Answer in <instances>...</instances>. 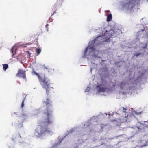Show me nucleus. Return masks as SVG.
I'll return each mask as SVG.
<instances>
[{
    "mask_svg": "<svg viewBox=\"0 0 148 148\" xmlns=\"http://www.w3.org/2000/svg\"><path fill=\"white\" fill-rule=\"evenodd\" d=\"M41 51V50L39 48H38L36 49V52L37 53V55H38L40 54Z\"/></svg>",
    "mask_w": 148,
    "mask_h": 148,
    "instance_id": "obj_11",
    "label": "nucleus"
},
{
    "mask_svg": "<svg viewBox=\"0 0 148 148\" xmlns=\"http://www.w3.org/2000/svg\"><path fill=\"white\" fill-rule=\"evenodd\" d=\"M137 128L138 129L139 131H141L142 130H144V128L143 127V125L142 123H140L138 124L136 126Z\"/></svg>",
    "mask_w": 148,
    "mask_h": 148,
    "instance_id": "obj_7",
    "label": "nucleus"
},
{
    "mask_svg": "<svg viewBox=\"0 0 148 148\" xmlns=\"http://www.w3.org/2000/svg\"><path fill=\"white\" fill-rule=\"evenodd\" d=\"M114 86H115L114 85H113L112 87H114Z\"/></svg>",
    "mask_w": 148,
    "mask_h": 148,
    "instance_id": "obj_24",
    "label": "nucleus"
},
{
    "mask_svg": "<svg viewBox=\"0 0 148 148\" xmlns=\"http://www.w3.org/2000/svg\"><path fill=\"white\" fill-rule=\"evenodd\" d=\"M56 13V10H55V11L54 12L53 14H52L51 15L52 16V15H53Z\"/></svg>",
    "mask_w": 148,
    "mask_h": 148,
    "instance_id": "obj_20",
    "label": "nucleus"
},
{
    "mask_svg": "<svg viewBox=\"0 0 148 148\" xmlns=\"http://www.w3.org/2000/svg\"><path fill=\"white\" fill-rule=\"evenodd\" d=\"M98 38V37H96L94 39V41H95L96 39Z\"/></svg>",
    "mask_w": 148,
    "mask_h": 148,
    "instance_id": "obj_21",
    "label": "nucleus"
},
{
    "mask_svg": "<svg viewBox=\"0 0 148 148\" xmlns=\"http://www.w3.org/2000/svg\"><path fill=\"white\" fill-rule=\"evenodd\" d=\"M141 54V53H138L136 54H135L134 55V56H136V57H137L138 56L140 55Z\"/></svg>",
    "mask_w": 148,
    "mask_h": 148,
    "instance_id": "obj_16",
    "label": "nucleus"
},
{
    "mask_svg": "<svg viewBox=\"0 0 148 148\" xmlns=\"http://www.w3.org/2000/svg\"><path fill=\"white\" fill-rule=\"evenodd\" d=\"M48 24H47L46 25V30H47V31L48 32Z\"/></svg>",
    "mask_w": 148,
    "mask_h": 148,
    "instance_id": "obj_17",
    "label": "nucleus"
},
{
    "mask_svg": "<svg viewBox=\"0 0 148 148\" xmlns=\"http://www.w3.org/2000/svg\"><path fill=\"white\" fill-rule=\"evenodd\" d=\"M107 20L108 21H110L112 19V15L111 14H108L107 16Z\"/></svg>",
    "mask_w": 148,
    "mask_h": 148,
    "instance_id": "obj_9",
    "label": "nucleus"
},
{
    "mask_svg": "<svg viewBox=\"0 0 148 148\" xmlns=\"http://www.w3.org/2000/svg\"><path fill=\"white\" fill-rule=\"evenodd\" d=\"M106 89V88L103 87H100L99 88L98 91L99 92H104Z\"/></svg>",
    "mask_w": 148,
    "mask_h": 148,
    "instance_id": "obj_10",
    "label": "nucleus"
},
{
    "mask_svg": "<svg viewBox=\"0 0 148 148\" xmlns=\"http://www.w3.org/2000/svg\"><path fill=\"white\" fill-rule=\"evenodd\" d=\"M33 73L37 76L40 84L42 85V88L45 89L46 92L47 94L50 89V83L49 80L45 77L44 74H38L34 70Z\"/></svg>",
    "mask_w": 148,
    "mask_h": 148,
    "instance_id": "obj_2",
    "label": "nucleus"
},
{
    "mask_svg": "<svg viewBox=\"0 0 148 148\" xmlns=\"http://www.w3.org/2000/svg\"><path fill=\"white\" fill-rule=\"evenodd\" d=\"M107 12H110V11L109 10H108Z\"/></svg>",
    "mask_w": 148,
    "mask_h": 148,
    "instance_id": "obj_23",
    "label": "nucleus"
},
{
    "mask_svg": "<svg viewBox=\"0 0 148 148\" xmlns=\"http://www.w3.org/2000/svg\"><path fill=\"white\" fill-rule=\"evenodd\" d=\"M141 112H135V114H140L141 113Z\"/></svg>",
    "mask_w": 148,
    "mask_h": 148,
    "instance_id": "obj_19",
    "label": "nucleus"
},
{
    "mask_svg": "<svg viewBox=\"0 0 148 148\" xmlns=\"http://www.w3.org/2000/svg\"><path fill=\"white\" fill-rule=\"evenodd\" d=\"M8 67V64H3V68L4 70L6 71Z\"/></svg>",
    "mask_w": 148,
    "mask_h": 148,
    "instance_id": "obj_13",
    "label": "nucleus"
},
{
    "mask_svg": "<svg viewBox=\"0 0 148 148\" xmlns=\"http://www.w3.org/2000/svg\"><path fill=\"white\" fill-rule=\"evenodd\" d=\"M145 123H142L143 125V127L144 129L146 128H148V124L146 123H147V122H145Z\"/></svg>",
    "mask_w": 148,
    "mask_h": 148,
    "instance_id": "obj_12",
    "label": "nucleus"
},
{
    "mask_svg": "<svg viewBox=\"0 0 148 148\" xmlns=\"http://www.w3.org/2000/svg\"><path fill=\"white\" fill-rule=\"evenodd\" d=\"M16 75L20 77H22L25 80H26L25 71L21 69L18 70Z\"/></svg>",
    "mask_w": 148,
    "mask_h": 148,
    "instance_id": "obj_5",
    "label": "nucleus"
},
{
    "mask_svg": "<svg viewBox=\"0 0 148 148\" xmlns=\"http://www.w3.org/2000/svg\"><path fill=\"white\" fill-rule=\"evenodd\" d=\"M123 108V112L125 113L126 116H125V117H127L128 116V114H127V113L126 112V109L124 108Z\"/></svg>",
    "mask_w": 148,
    "mask_h": 148,
    "instance_id": "obj_14",
    "label": "nucleus"
},
{
    "mask_svg": "<svg viewBox=\"0 0 148 148\" xmlns=\"http://www.w3.org/2000/svg\"><path fill=\"white\" fill-rule=\"evenodd\" d=\"M21 97L22 99V103L21 104V107H23L24 105V101L26 98V95L25 94H23L22 95Z\"/></svg>",
    "mask_w": 148,
    "mask_h": 148,
    "instance_id": "obj_8",
    "label": "nucleus"
},
{
    "mask_svg": "<svg viewBox=\"0 0 148 148\" xmlns=\"http://www.w3.org/2000/svg\"><path fill=\"white\" fill-rule=\"evenodd\" d=\"M58 4V3H56L54 5V8H56L57 6V5Z\"/></svg>",
    "mask_w": 148,
    "mask_h": 148,
    "instance_id": "obj_18",
    "label": "nucleus"
},
{
    "mask_svg": "<svg viewBox=\"0 0 148 148\" xmlns=\"http://www.w3.org/2000/svg\"><path fill=\"white\" fill-rule=\"evenodd\" d=\"M45 68L46 69H49V68H47V67H45Z\"/></svg>",
    "mask_w": 148,
    "mask_h": 148,
    "instance_id": "obj_22",
    "label": "nucleus"
},
{
    "mask_svg": "<svg viewBox=\"0 0 148 148\" xmlns=\"http://www.w3.org/2000/svg\"><path fill=\"white\" fill-rule=\"evenodd\" d=\"M136 1V0H127V2L124 3L123 7L127 10H132L134 6V3Z\"/></svg>",
    "mask_w": 148,
    "mask_h": 148,
    "instance_id": "obj_4",
    "label": "nucleus"
},
{
    "mask_svg": "<svg viewBox=\"0 0 148 148\" xmlns=\"http://www.w3.org/2000/svg\"><path fill=\"white\" fill-rule=\"evenodd\" d=\"M43 105L45 108L44 113L46 116L45 117L42 125L38 126L35 130V134L37 137H40L42 134L46 133H50V131L46 127L53 123L51 118L53 112L51 101L49 98H47L46 101H43Z\"/></svg>",
    "mask_w": 148,
    "mask_h": 148,
    "instance_id": "obj_1",
    "label": "nucleus"
},
{
    "mask_svg": "<svg viewBox=\"0 0 148 148\" xmlns=\"http://www.w3.org/2000/svg\"><path fill=\"white\" fill-rule=\"evenodd\" d=\"M147 1H148V0H147Z\"/></svg>",
    "mask_w": 148,
    "mask_h": 148,
    "instance_id": "obj_25",
    "label": "nucleus"
},
{
    "mask_svg": "<svg viewBox=\"0 0 148 148\" xmlns=\"http://www.w3.org/2000/svg\"><path fill=\"white\" fill-rule=\"evenodd\" d=\"M14 50V48H12L11 49V52L12 53V55H14L15 54L16 52H14L13 51Z\"/></svg>",
    "mask_w": 148,
    "mask_h": 148,
    "instance_id": "obj_15",
    "label": "nucleus"
},
{
    "mask_svg": "<svg viewBox=\"0 0 148 148\" xmlns=\"http://www.w3.org/2000/svg\"><path fill=\"white\" fill-rule=\"evenodd\" d=\"M106 34H108L107 36L106 35L105 36V34L104 35L99 36V37H103V39H105V40L104 42H109L110 41V38L115 37L116 36V32H115L112 29H110L109 31L108 32V33L107 32Z\"/></svg>",
    "mask_w": 148,
    "mask_h": 148,
    "instance_id": "obj_3",
    "label": "nucleus"
},
{
    "mask_svg": "<svg viewBox=\"0 0 148 148\" xmlns=\"http://www.w3.org/2000/svg\"><path fill=\"white\" fill-rule=\"evenodd\" d=\"M89 49V51L90 52H93L95 50V48L93 47H91L90 46H88L85 50V53L87 52V50Z\"/></svg>",
    "mask_w": 148,
    "mask_h": 148,
    "instance_id": "obj_6",
    "label": "nucleus"
}]
</instances>
